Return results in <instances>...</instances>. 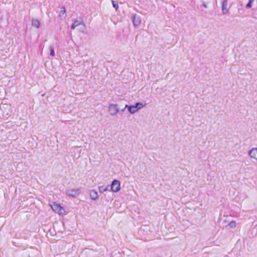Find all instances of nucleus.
I'll return each instance as SVG.
<instances>
[{
	"mask_svg": "<svg viewBox=\"0 0 257 257\" xmlns=\"http://www.w3.org/2000/svg\"><path fill=\"white\" fill-rule=\"evenodd\" d=\"M144 105L141 102H137L134 105H128L126 104L125 108H127V110L131 114H134L137 112L139 110L142 108Z\"/></svg>",
	"mask_w": 257,
	"mask_h": 257,
	"instance_id": "obj_1",
	"label": "nucleus"
},
{
	"mask_svg": "<svg viewBox=\"0 0 257 257\" xmlns=\"http://www.w3.org/2000/svg\"><path fill=\"white\" fill-rule=\"evenodd\" d=\"M65 194L69 197L77 198L81 194V189L68 188L66 190Z\"/></svg>",
	"mask_w": 257,
	"mask_h": 257,
	"instance_id": "obj_2",
	"label": "nucleus"
},
{
	"mask_svg": "<svg viewBox=\"0 0 257 257\" xmlns=\"http://www.w3.org/2000/svg\"><path fill=\"white\" fill-rule=\"evenodd\" d=\"M108 112L112 116H115L119 112L120 108L117 104H110L108 105Z\"/></svg>",
	"mask_w": 257,
	"mask_h": 257,
	"instance_id": "obj_3",
	"label": "nucleus"
},
{
	"mask_svg": "<svg viewBox=\"0 0 257 257\" xmlns=\"http://www.w3.org/2000/svg\"><path fill=\"white\" fill-rule=\"evenodd\" d=\"M109 188L112 192H118L120 189V182L115 179L113 180L110 186H109Z\"/></svg>",
	"mask_w": 257,
	"mask_h": 257,
	"instance_id": "obj_4",
	"label": "nucleus"
},
{
	"mask_svg": "<svg viewBox=\"0 0 257 257\" xmlns=\"http://www.w3.org/2000/svg\"><path fill=\"white\" fill-rule=\"evenodd\" d=\"M52 209L56 213L61 214H63V211H64L63 208L59 204L54 203L51 205Z\"/></svg>",
	"mask_w": 257,
	"mask_h": 257,
	"instance_id": "obj_5",
	"label": "nucleus"
},
{
	"mask_svg": "<svg viewBox=\"0 0 257 257\" xmlns=\"http://www.w3.org/2000/svg\"><path fill=\"white\" fill-rule=\"evenodd\" d=\"M83 21L79 17V20H75L72 25H71V29L74 30L76 27H79L80 25L83 23Z\"/></svg>",
	"mask_w": 257,
	"mask_h": 257,
	"instance_id": "obj_6",
	"label": "nucleus"
},
{
	"mask_svg": "<svg viewBox=\"0 0 257 257\" xmlns=\"http://www.w3.org/2000/svg\"><path fill=\"white\" fill-rule=\"evenodd\" d=\"M248 154L251 158L257 160V148H252L249 151Z\"/></svg>",
	"mask_w": 257,
	"mask_h": 257,
	"instance_id": "obj_7",
	"label": "nucleus"
},
{
	"mask_svg": "<svg viewBox=\"0 0 257 257\" xmlns=\"http://www.w3.org/2000/svg\"><path fill=\"white\" fill-rule=\"evenodd\" d=\"M132 21L133 23L134 26L135 27H138L141 22V20L140 17H132Z\"/></svg>",
	"mask_w": 257,
	"mask_h": 257,
	"instance_id": "obj_8",
	"label": "nucleus"
},
{
	"mask_svg": "<svg viewBox=\"0 0 257 257\" xmlns=\"http://www.w3.org/2000/svg\"><path fill=\"white\" fill-rule=\"evenodd\" d=\"M90 197L91 199L92 200H96L98 197L97 192L96 191H95V190H90Z\"/></svg>",
	"mask_w": 257,
	"mask_h": 257,
	"instance_id": "obj_9",
	"label": "nucleus"
},
{
	"mask_svg": "<svg viewBox=\"0 0 257 257\" xmlns=\"http://www.w3.org/2000/svg\"><path fill=\"white\" fill-rule=\"evenodd\" d=\"M222 10L223 14H225L227 12V2L226 0L223 1L222 3Z\"/></svg>",
	"mask_w": 257,
	"mask_h": 257,
	"instance_id": "obj_10",
	"label": "nucleus"
},
{
	"mask_svg": "<svg viewBox=\"0 0 257 257\" xmlns=\"http://www.w3.org/2000/svg\"><path fill=\"white\" fill-rule=\"evenodd\" d=\"M40 25V21L37 19H33L32 20V26L37 28H39Z\"/></svg>",
	"mask_w": 257,
	"mask_h": 257,
	"instance_id": "obj_11",
	"label": "nucleus"
},
{
	"mask_svg": "<svg viewBox=\"0 0 257 257\" xmlns=\"http://www.w3.org/2000/svg\"><path fill=\"white\" fill-rule=\"evenodd\" d=\"M109 186H107V187H105L104 186H99L98 187L99 191L100 193H103L106 191L110 190L109 189Z\"/></svg>",
	"mask_w": 257,
	"mask_h": 257,
	"instance_id": "obj_12",
	"label": "nucleus"
},
{
	"mask_svg": "<svg viewBox=\"0 0 257 257\" xmlns=\"http://www.w3.org/2000/svg\"><path fill=\"white\" fill-rule=\"evenodd\" d=\"M79 31L81 33H85L86 26L83 22L79 27Z\"/></svg>",
	"mask_w": 257,
	"mask_h": 257,
	"instance_id": "obj_13",
	"label": "nucleus"
},
{
	"mask_svg": "<svg viewBox=\"0 0 257 257\" xmlns=\"http://www.w3.org/2000/svg\"><path fill=\"white\" fill-rule=\"evenodd\" d=\"M236 224L235 221H231L229 224L228 226L230 228H234L236 227Z\"/></svg>",
	"mask_w": 257,
	"mask_h": 257,
	"instance_id": "obj_14",
	"label": "nucleus"
},
{
	"mask_svg": "<svg viewBox=\"0 0 257 257\" xmlns=\"http://www.w3.org/2000/svg\"><path fill=\"white\" fill-rule=\"evenodd\" d=\"M50 55L52 56H55L54 49L52 46H49Z\"/></svg>",
	"mask_w": 257,
	"mask_h": 257,
	"instance_id": "obj_15",
	"label": "nucleus"
},
{
	"mask_svg": "<svg viewBox=\"0 0 257 257\" xmlns=\"http://www.w3.org/2000/svg\"><path fill=\"white\" fill-rule=\"evenodd\" d=\"M254 0H249L248 3L246 5V8H250L251 7L252 4L254 2Z\"/></svg>",
	"mask_w": 257,
	"mask_h": 257,
	"instance_id": "obj_16",
	"label": "nucleus"
},
{
	"mask_svg": "<svg viewBox=\"0 0 257 257\" xmlns=\"http://www.w3.org/2000/svg\"><path fill=\"white\" fill-rule=\"evenodd\" d=\"M112 5H113V7L115 9V10H116L117 8H118V4L116 2H115L114 1H112Z\"/></svg>",
	"mask_w": 257,
	"mask_h": 257,
	"instance_id": "obj_17",
	"label": "nucleus"
},
{
	"mask_svg": "<svg viewBox=\"0 0 257 257\" xmlns=\"http://www.w3.org/2000/svg\"><path fill=\"white\" fill-rule=\"evenodd\" d=\"M65 13V11L64 10H62L60 12V14L61 15H64Z\"/></svg>",
	"mask_w": 257,
	"mask_h": 257,
	"instance_id": "obj_18",
	"label": "nucleus"
},
{
	"mask_svg": "<svg viewBox=\"0 0 257 257\" xmlns=\"http://www.w3.org/2000/svg\"><path fill=\"white\" fill-rule=\"evenodd\" d=\"M126 108H125V107H124L123 108H122V109H120L119 111H123L125 110V109H126Z\"/></svg>",
	"mask_w": 257,
	"mask_h": 257,
	"instance_id": "obj_19",
	"label": "nucleus"
}]
</instances>
